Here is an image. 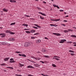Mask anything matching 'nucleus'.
<instances>
[{"instance_id": "obj_31", "label": "nucleus", "mask_w": 76, "mask_h": 76, "mask_svg": "<svg viewBox=\"0 0 76 76\" xmlns=\"http://www.w3.org/2000/svg\"><path fill=\"white\" fill-rule=\"evenodd\" d=\"M44 57L46 58H48V57H49V56H45Z\"/></svg>"}, {"instance_id": "obj_26", "label": "nucleus", "mask_w": 76, "mask_h": 76, "mask_svg": "<svg viewBox=\"0 0 76 76\" xmlns=\"http://www.w3.org/2000/svg\"><path fill=\"white\" fill-rule=\"evenodd\" d=\"M56 35L57 36H60V35H61V34L59 33H57Z\"/></svg>"}, {"instance_id": "obj_10", "label": "nucleus", "mask_w": 76, "mask_h": 76, "mask_svg": "<svg viewBox=\"0 0 76 76\" xmlns=\"http://www.w3.org/2000/svg\"><path fill=\"white\" fill-rule=\"evenodd\" d=\"M27 68H32L34 69L33 66H31L30 65H29V66H27Z\"/></svg>"}, {"instance_id": "obj_24", "label": "nucleus", "mask_w": 76, "mask_h": 76, "mask_svg": "<svg viewBox=\"0 0 76 76\" xmlns=\"http://www.w3.org/2000/svg\"><path fill=\"white\" fill-rule=\"evenodd\" d=\"M40 19H44V18L42 17H41V16H40Z\"/></svg>"}, {"instance_id": "obj_41", "label": "nucleus", "mask_w": 76, "mask_h": 76, "mask_svg": "<svg viewBox=\"0 0 76 76\" xmlns=\"http://www.w3.org/2000/svg\"><path fill=\"white\" fill-rule=\"evenodd\" d=\"M21 66H24V65L23 64H19Z\"/></svg>"}, {"instance_id": "obj_44", "label": "nucleus", "mask_w": 76, "mask_h": 76, "mask_svg": "<svg viewBox=\"0 0 76 76\" xmlns=\"http://www.w3.org/2000/svg\"><path fill=\"white\" fill-rule=\"evenodd\" d=\"M25 16H26V17H30V16L29 15H25Z\"/></svg>"}, {"instance_id": "obj_40", "label": "nucleus", "mask_w": 76, "mask_h": 76, "mask_svg": "<svg viewBox=\"0 0 76 76\" xmlns=\"http://www.w3.org/2000/svg\"><path fill=\"white\" fill-rule=\"evenodd\" d=\"M68 42V43H69V44H72V42Z\"/></svg>"}, {"instance_id": "obj_45", "label": "nucleus", "mask_w": 76, "mask_h": 76, "mask_svg": "<svg viewBox=\"0 0 76 76\" xmlns=\"http://www.w3.org/2000/svg\"><path fill=\"white\" fill-rule=\"evenodd\" d=\"M50 26H54V25H53V24H50Z\"/></svg>"}, {"instance_id": "obj_32", "label": "nucleus", "mask_w": 76, "mask_h": 76, "mask_svg": "<svg viewBox=\"0 0 76 76\" xmlns=\"http://www.w3.org/2000/svg\"><path fill=\"white\" fill-rule=\"evenodd\" d=\"M5 65H6V64H0L1 66H4Z\"/></svg>"}, {"instance_id": "obj_57", "label": "nucleus", "mask_w": 76, "mask_h": 76, "mask_svg": "<svg viewBox=\"0 0 76 76\" xmlns=\"http://www.w3.org/2000/svg\"><path fill=\"white\" fill-rule=\"evenodd\" d=\"M28 76H33V75H28Z\"/></svg>"}, {"instance_id": "obj_13", "label": "nucleus", "mask_w": 76, "mask_h": 76, "mask_svg": "<svg viewBox=\"0 0 76 76\" xmlns=\"http://www.w3.org/2000/svg\"><path fill=\"white\" fill-rule=\"evenodd\" d=\"M7 68H8V69H12V70H13V67H7Z\"/></svg>"}, {"instance_id": "obj_5", "label": "nucleus", "mask_w": 76, "mask_h": 76, "mask_svg": "<svg viewBox=\"0 0 76 76\" xmlns=\"http://www.w3.org/2000/svg\"><path fill=\"white\" fill-rule=\"evenodd\" d=\"M7 44V43L5 42H4L1 43V44L2 45H6Z\"/></svg>"}, {"instance_id": "obj_64", "label": "nucleus", "mask_w": 76, "mask_h": 76, "mask_svg": "<svg viewBox=\"0 0 76 76\" xmlns=\"http://www.w3.org/2000/svg\"><path fill=\"white\" fill-rule=\"evenodd\" d=\"M74 46L76 47V44L74 45Z\"/></svg>"}, {"instance_id": "obj_6", "label": "nucleus", "mask_w": 76, "mask_h": 76, "mask_svg": "<svg viewBox=\"0 0 76 76\" xmlns=\"http://www.w3.org/2000/svg\"><path fill=\"white\" fill-rule=\"evenodd\" d=\"M10 58H6L4 59V60L6 61H7V60H9V59Z\"/></svg>"}, {"instance_id": "obj_42", "label": "nucleus", "mask_w": 76, "mask_h": 76, "mask_svg": "<svg viewBox=\"0 0 76 76\" xmlns=\"http://www.w3.org/2000/svg\"><path fill=\"white\" fill-rule=\"evenodd\" d=\"M15 40V39L14 38H12V41H13Z\"/></svg>"}, {"instance_id": "obj_4", "label": "nucleus", "mask_w": 76, "mask_h": 76, "mask_svg": "<svg viewBox=\"0 0 76 76\" xmlns=\"http://www.w3.org/2000/svg\"><path fill=\"white\" fill-rule=\"evenodd\" d=\"M51 20H53V21H55V22H57V21H59V20H60V19H51Z\"/></svg>"}, {"instance_id": "obj_49", "label": "nucleus", "mask_w": 76, "mask_h": 76, "mask_svg": "<svg viewBox=\"0 0 76 76\" xmlns=\"http://www.w3.org/2000/svg\"><path fill=\"white\" fill-rule=\"evenodd\" d=\"M31 39H35V37H31Z\"/></svg>"}, {"instance_id": "obj_56", "label": "nucleus", "mask_w": 76, "mask_h": 76, "mask_svg": "<svg viewBox=\"0 0 76 76\" xmlns=\"http://www.w3.org/2000/svg\"><path fill=\"white\" fill-rule=\"evenodd\" d=\"M41 75H42V76H45V75L43 74H42Z\"/></svg>"}, {"instance_id": "obj_11", "label": "nucleus", "mask_w": 76, "mask_h": 76, "mask_svg": "<svg viewBox=\"0 0 76 76\" xmlns=\"http://www.w3.org/2000/svg\"><path fill=\"white\" fill-rule=\"evenodd\" d=\"M71 37H72L73 38H76V36L75 35H72L71 36Z\"/></svg>"}, {"instance_id": "obj_34", "label": "nucleus", "mask_w": 76, "mask_h": 76, "mask_svg": "<svg viewBox=\"0 0 76 76\" xmlns=\"http://www.w3.org/2000/svg\"><path fill=\"white\" fill-rule=\"evenodd\" d=\"M37 9H38V10H41V9L39 8V7H37Z\"/></svg>"}, {"instance_id": "obj_9", "label": "nucleus", "mask_w": 76, "mask_h": 76, "mask_svg": "<svg viewBox=\"0 0 76 76\" xmlns=\"http://www.w3.org/2000/svg\"><path fill=\"white\" fill-rule=\"evenodd\" d=\"M39 13L40 14H41L42 15H43V16H46V15L45 14H44V13H42L41 12H39Z\"/></svg>"}, {"instance_id": "obj_3", "label": "nucleus", "mask_w": 76, "mask_h": 76, "mask_svg": "<svg viewBox=\"0 0 76 76\" xmlns=\"http://www.w3.org/2000/svg\"><path fill=\"white\" fill-rule=\"evenodd\" d=\"M64 41H66V39H62L61 40V41L60 42V43H63L64 42Z\"/></svg>"}, {"instance_id": "obj_18", "label": "nucleus", "mask_w": 76, "mask_h": 76, "mask_svg": "<svg viewBox=\"0 0 76 76\" xmlns=\"http://www.w3.org/2000/svg\"><path fill=\"white\" fill-rule=\"evenodd\" d=\"M68 30L69 31H71V32H73V30H72L71 29H68Z\"/></svg>"}, {"instance_id": "obj_62", "label": "nucleus", "mask_w": 76, "mask_h": 76, "mask_svg": "<svg viewBox=\"0 0 76 76\" xmlns=\"http://www.w3.org/2000/svg\"><path fill=\"white\" fill-rule=\"evenodd\" d=\"M45 39H48V38H47V37H45Z\"/></svg>"}, {"instance_id": "obj_8", "label": "nucleus", "mask_w": 76, "mask_h": 76, "mask_svg": "<svg viewBox=\"0 0 76 76\" xmlns=\"http://www.w3.org/2000/svg\"><path fill=\"white\" fill-rule=\"evenodd\" d=\"M53 6L54 7H57V9H60V7H58V6L56 5L53 4Z\"/></svg>"}, {"instance_id": "obj_54", "label": "nucleus", "mask_w": 76, "mask_h": 76, "mask_svg": "<svg viewBox=\"0 0 76 76\" xmlns=\"http://www.w3.org/2000/svg\"><path fill=\"white\" fill-rule=\"evenodd\" d=\"M40 61V62H42V63H43V64L44 63V62L43 61Z\"/></svg>"}, {"instance_id": "obj_2", "label": "nucleus", "mask_w": 76, "mask_h": 76, "mask_svg": "<svg viewBox=\"0 0 76 76\" xmlns=\"http://www.w3.org/2000/svg\"><path fill=\"white\" fill-rule=\"evenodd\" d=\"M30 43L26 42L25 43L24 47H28V46L30 45Z\"/></svg>"}, {"instance_id": "obj_53", "label": "nucleus", "mask_w": 76, "mask_h": 76, "mask_svg": "<svg viewBox=\"0 0 76 76\" xmlns=\"http://www.w3.org/2000/svg\"><path fill=\"white\" fill-rule=\"evenodd\" d=\"M37 27H38V28H41V27H40V26H38V25L37 26Z\"/></svg>"}, {"instance_id": "obj_33", "label": "nucleus", "mask_w": 76, "mask_h": 76, "mask_svg": "<svg viewBox=\"0 0 76 76\" xmlns=\"http://www.w3.org/2000/svg\"><path fill=\"white\" fill-rule=\"evenodd\" d=\"M35 59L36 60H39V58H35Z\"/></svg>"}, {"instance_id": "obj_19", "label": "nucleus", "mask_w": 76, "mask_h": 76, "mask_svg": "<svg viewBox=\"0 0 76 76\" xmlns=\"http://www.w3.org/2000/svg\"><path fill=\"white\" fill-rule=\"evenodd\" d=\"M22 57H26V55L24 54H22Z\"/></svg>"}, {"instance_id": "obj_50", "label": "nucleus", "mask_w": 76, "mask_h": 76, "mask_svg": "<svg viewBox=\"0 0 76 76\" xmlns=\"http://www.w3.org/2000/svg\"><path fill=\"white\" fill-rule=\"evenodd\" d=\"M53 34H54V35H57V33H53Z\"/></svg>"}, {"instance_id": "obj_55", "label": "nucleus", "mask_w": 76, "mask_h": 76, "mask_svg": "<svg viewBox=\"0 0 76 76\" xmlns=\"http://www.w3.org/2000/svg\"><path fill=\"white\" fill-rule=\"evenodd\" d=\"M5 37V35L2 36L1 37L2 38H3V37Z\"/></svg>"}, {"instance_id": "obj_16", "label": "nucleus", "mask_w": 76, "mask_h": 76, "mask_svg": "<svg viewBox=\"0 0 76 76\" xmlns=\"http://www.w3.org/2000/svg\"><path fill=\"white\" fill-rule=\"evenodd\" d=\"M10 63H15V61L14 60L10 61Z\"/></svg>"}, {"instance_id": "obj_61", "label": "nucleus", "mask_w": 76, "mask_h": 76, "mask_svg": "<svg viewBox=\"0 0 76 76\" xmlns=\"http://www.w3.org/2000/svg\"><path fill=\"white\" fill-rule=\"evenodd\" d=\"M76 42H73V44H75Z\"/></svg>"}, {"instance_id": "obj_58", "label": "nucleus", "mask_w": 76, "mask_h": 76, "mask_svg": "<svg viewBox=\"0 0 76 76\" xmlns=\"http://www.w3.org/2000/svg\"><path fill=\"white\" fill-rule=\"evenodd\" d=\"M18 55L19 56H22V55H21V54H19Z\"/></svg>"}, {"instance_id": "obj_35", "label": "nucleus", "mask_w": 76, "mask_h": 76, "mask_svg": "<svg viewBox=\"0 0 76 76\" xmlns=\"http://www.w3.org/2000/svg\"><path fill=\"white\" fill-rule=\"evenodd\" d=\"M42 51L43 52H45V49H43L42 50Z\"/></svg>"}, {"instance_id": "obj_59", "label": "nucleus", "mask_w": 76, "mask_h": 76, "mask_svg": "<svg viewBox=\"0 0 76 76\" xmlns=\"http://www.w3.org/2000/svg\"><path fill=\"white\" fill-rule=\"evenodd\" d=\"M68 17H69L68 15H67L65 17V18H68Z\"/></svg>"}, {"instance_id": "obj_37", "label": "nucleus", "mask_w": 76, "mask_h": 76, "mask_svg": "<svg viewBox=\"0 0 76 76\" xmlns=\"http://www.w3.org/2000/svg\"><path fill=\"white\" fill-rule=\"evenodd\" d=\"M33 28H35V29H38V28L36 27L33 26Z\"/></svg>"}, {"instance_id": "obj_39", "label": "nucleus", "mask_w": 76, "mask_h": 76, "mask_svg": "<svg viewBox=\"0 0 76 76\" xmlns=\"http://www.w3.org/2000/svg\"><path fill=\"white\" fill-rule=\"evenodd\" d=\"M61 25H62L63 26H66V25H65V24H61Z\"/></svg>"}, {"instance_id": "obj_30", "label": "nucleus", "mask_w": 76, "mask_h": 76, "mask_svg": "<svg viewBox=\"0 0 76 76\" xmlns=\"http://www.w3.org/2000/svg\"><path fill=\"white\" fill-rule=\"evenodd\" d=\"M15 53H17L18 54H19V53H21V52L16 51Z\"/></svg>"}, {"instance_id": "obj_27", "label": "nucleus", "mask_w": 76, "mask_h": 76, "mask_svg": "<svg viewBox=\"0 0 76 76\" xmlns=\"http://www.w3.org/2000/svg\"><path fill=\"white\" fill-rule=\"evenodd\" d=\"M69 52H70V53H74V51H73V50H70L69 51Z\"/></svg>"}, {"instance_id": "obj_47", "label": "nucleus", "mask_w": 76, "mask_h": 76, "mask_svg": "<svg viewBox=\"0 0 76 76\" xmlns=\"http://www.w3.org/2000/svg\"><path fill=\"white\" fill-rule=\"evenodd\" d=\"M15 76H22L21 75H15Z\"/></svg>"}, {"instance_id": "obj_38", "label": "nucleus", "mask_w": 76, "mask_h": 76, "mask_svg": "<svg viewBox=\"0 0 76 76\" xmlns=\"http://www.w3.org/2000/svg\"><path fill=\"white\" fill-rule=\"evenodd\" d=\"M41 42V40H38V42L37 43H39Z\"/></svg>"}, {"instance_id": "obj_22", "label": "nucleus", "mask_w": 76, "mask_h": 76, "mask_svg": "<svg viewBox=\"0 0 76 76\" xmlns=\"http://www.w3.org/2000/svg\"><path fill=\"white\" fill-rule=\"evenodd\" d=\"M69 32V31H68L67 30H65L64 31V32H65V33H67Z\"/></svg>"}, {"instance_id": "obj_12", "label": "nucleus", "mask_w": 76, "mask_h": 76, "mask_svg": "<svg viewBox=\"0 0 76 76\" xmlns=\"http://www.w3.org/2000/svg\"><path fill=\"white\" fill-rule=\"evenodd\" d=\"M22 25V26H26V27H27V26H28V25L27 24H23Z\"/></svg>"}, {"instance_id": "obj_15", "label": "nucleus", "mask_w": 76, "mask_h": 76, "mask_svg": "<svg viewBox=\"0 0 76 76\" xmlns=\"http://www.w3.org/2000/svg\"><path fill=\"white\" fill-rule=\"evenodd\" d=\"M26 32L27 34H30L31 33V31H26Z\"/></svg>"}, {"instance_id": "obj_43", "label": "nucleus", "mask_w": 76, "mask_h": 76, "mask_svg": "<svg viewBox=\"0 0 76 76\" xmlns=\"http://www.w3.org/2000/svg\"><path fill=\"white\" fill-rule=\"evenodd\" d=\"M14 59L13 58H11L10 59V61H12V60H13Z\"/></svg>"}, {"instance_id": "obj_14", "label": "nucleus", "mask_w": 76, "mask_h": 76, "mask_svg": "<svg viewBox=\"0 0 76 76\" xmlns=\"http://www.w3.org/2000/svg\"><path fill=\"white\" fill-rule=\"evenodd\" d=\"M31 33H34V32H35L36 31L35 30H32L31 31Z\"/></svg>"}, {"instance_id": "obj_1", "label": "nucleus", "mask_w": 76, "mask_h": 76, "mask_svg": "<svg viewBox=\"0 0 76 76\" xmlns=\"http://www.w3.org/2000/svg\"><path fill=\"white\" fill-rule=\"evenodd\" d=\"M11 31L10 30H6L5 31V32L6 33H9L10 34H11L12 35H13V34H15V33L13 32H11Z\"/></svg>"}, {"instance_id": "obj_51", "label": "nucleus", "mask_w": 76, "mask_h": 76, "mask_svg": "<svg viewBox=\"0 0 76 76\" xmlns=\"http://www.w3.org/2000/svg\"><path fill=\"white\" fill-rule=\"evenodd\" d=\"M63 22H67V20H64L63 21Z\"/></svg>"}, {"instance_id": "obj_60", "label": "nucleus", "mask_w": 76, "mask_h": 76, "mask_svg": "<svg viewBox=\"0 0 76 76\" xmlns=\"http://www.w3.org/2000/svg\"><path fill=\"white\" fill-rule=\"evenodd\" d=\"M43 3H45V4H46V2H45L44 1H43Z\"/></svg>"}, {"instance_id": "obj_23", "label": "nucleus", "mask_w": 76, "mask_h": 76, "mask_svg": "<svg viewBox=\"0 0 76 76\" xmlns=\"http://www.w3.org/2000/svg\"><path fill=\"white\" fill-rule=\"evenodd\" d=\"M0 35H5V34H4V33H1V34H0Z\"/></svg>"}, {"instance_id": "obj_52", "label": "nucleus", "mask_w": 76, "mask_h": 76, "mask_svg": "<svg viewBox=\"0 0 76 76\" xmlns=\"http://www.w3.org/2000/svg\"><path fill=\"white\" fill-rule=\"evenodd\" d=\"M34 25H35V26H37H37H38V24H34Z\"/></svg>"}, {"instance_id": "obj_29", "label": "nucleus", "mask_w": 76, "mask_h": 76, "mask_svg": "<svg viewBox=\"0 0 76 76\" xmlns=\"http://www.w3.org/2000/svg\"><path fill=\"white\" fill-rule=\"evenodd\" d=\"M39 33H36L34 34V35H39Z\"/></svg>"}, {"instance_id": "obj_36", "label": "nucleus", "mask_w": 76, "mask_h": 76, "mask_svg": "<svg viewBox=\"0 0 76 76\" xmlns=\"http://www.w3.org/2000/svg\"><path fill=\"white\" fill-rule=\"evenodd\" d=\"M71 56H75V54L74 53H71Z\"/></svg>"}, {"instance_id": "obj_21", "label": "nucleus", "mask_w": 76, "mask_h": 76, "mask_svg": "<svg viewBox=\"0 0 76 76\" xmlns=\"http://www.w3.org/2000/svg\"><path fill=\"white\" fill-rule=\"evenodd\" d=\"M40 65L38 64H35V66L36 67H38V66H40Z\"/></svg>"}, {"instance_id": "obj_48", "label": "nucleus", "mask_w": 76, "mask_h": 76, "mask_svg": "<svg viewBox=\"0 0 76 76\" xmlns=\"http://www.w3.org/2000/svg\"><path fill=\"white\" fill-rule=\"evenodd\" d=\"M59 11H60V12H63V11H64V10H59Z\"/></svg>"}, {"instance_id": "obj_63", "label": "nucleus", "mask_w": 76, "mask_h": 76, "mask_svg": "<svg viewBox=\"0 0 76 76\" xmlns=\"http://www.w3.org/2000/svg\"><path fill=\"white\" fill-rule=\"evenodd\" d=\"M24 30H28V29L25 28V29H24Z\"/></svg>"}, {"instance_id": "obj_28", "label": "nucleus", "mask_w": 76, "mask_h": 76, "mask_svg": "<svg viewBox=\"0 0 76 76\" xmlns=\"http://www.w3.org/2000/svg\"><path fill=\"white\" fill-rule=\"evenodd\" d=\"M54 58H55V59H56V60H59V59H58V58H53V59H54Z\"/></svg>"}, {"instance_id": "obj_46", "label": "nucleus", "mask_w": 76, "mask_h": 76, "mask_svg": "<svg viewBox=\"0 0 76 76\" xmlns=\"http://www.w3.org/2000/svg\"><path fill=\"white\" fill-rule=\"evenodd\" d=\"M31 58H34L35 59V57H34V56H31Z\"/></svg>"}, {"instance_id": "obj_7", "label": "nucleus", "mask_w": 76, "mask_h": 76, "mask_svg": "<svg viewBox=\"0 0 76 76\" xmlns=\"http://www.w3.org/2000/svg\"><path fill=\"white\" fill-rule=\"evenodd\" d=\"M10 2H11V3H16V1H14V0H10Z\"/></svg>"}, {"instance_id": "obj_25", "label": "nucleus", "mask_w": 76, "mask_h": 76, "mask_svg": "<svg viewBox=\"0 0 76 76\" xmlns=\"http://www.w3.org/2000/svg\"><path fill=\"white\" fill-rule=\"evenodd\" d=\"M15 23H11L10 24V25H15Z\"/></svg>"}, {"instance_id": "obj_20", "label": "nucleus", "mask_w": 76, "mask_h": 76, "mask_svg": "<svg viewBox=\"0 0 76 76\" xmlns=\"http://www.w3.org/2000/svg\"><path fill=\"white\" fill-rule=\"evenodd\" d=\"M52 66L54 67H56V65L55 64H52Z\"/></svg>"}, {"instance_id": "obj_17", "label": "nucleus", "mask_w": 76, "mask_h": 76, "mask_svg": "<svg viewBox=\"0 0 76 76\" xmlns=\"http://www.w3.org/2000/svg\"><path fill=\"white\" fill-rule=\"evenodd\" d=\"M3 10L4 11V12H7V11H8V10H6V9H3Z\"/></svg>"}]
</instances>
